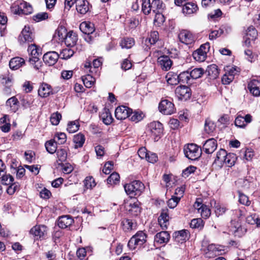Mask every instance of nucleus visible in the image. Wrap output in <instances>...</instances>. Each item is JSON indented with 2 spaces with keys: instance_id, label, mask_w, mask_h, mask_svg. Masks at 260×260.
Returning a JSON list of instances; mask_svg holds the SVG:
<instances>
[{
  "instance_id": "obj_1",
  "label": "nucleus",
  "mask_w": 260,
  "mask_h": 260,
  "mask_svg": "<svg viewBox=\"0 0 260 260\" xmlns=\"http://www.w3.org/2000/svg\"><path fill=\"white\" fill-rule=\"evenodd\" d=\"M126 194L131 198L140 196L144 191V184L139 180H135L124 186Z\"/></svg>"
},
{
  "instance_id": "obj_2",
  "label": "nucleus",
  "mask_w": 260,
  "mask_h": 260,
  "mask_svg": "<svg viewBox=\"0 0 260 260\" xmlns=\"http://www.w3.org/2000/svg\"><path fill=\"white\" fill-rule=\"evenodd\" d=\"M163 132L162 124L158 121L149 123L146 127V133L153 138L155 141H157Z\"/></svg>"
},
{
  "instance_id": "obj_3",
  "label": "nucleus",
  "mask_w": 260,
  "mask_h": 260,
  "mask_svg": "<svg viewBox=\"0 0 260 260\" xmlns=\"http://www.w3.org/2000/svg\"><path fill=\"white\" fill-rule=\"evenodd\" d=\"M147 235L142 231L138 232L129 240L127 246L131 250H134L137 247H140L146 241Z\"/></svg>"
},
{
  "instance_id": "obj_4",
  "label": "nucleus",
  "mask_w": 260,
  "mask_h": 260,
  "mask_svg": "<svg viewBox=\"0 0 260 260\" xmlns=\"http://www.w3.org/2000/svg\"><path fill=\"white\" fill-rule=\"evenodd\" d=\"M185 156L188 159L194 160L198 159L201 155V151L198 146L194 144H189L184 148Z\"/></svg>"
},
{
  "instance_id": "obj_5",
  "label": "nucleus",
  "mask_w": 260,
  "mask_h": 260,
  "mask_svg": "<svg viewBox=\"0 0 260 260\" xmlns=\"http://www.w3.org/2000/svg\"><path fill=\"white\" fill-rule=\"evenodd\" d=\"M34 39V34L28 26H25L18 37V41L21 45L29 44Z\"/></svg>"
},
{
  "instance_id": "obj_6",
  "label": "nucleus",
  "mask_w": 260,
  "mask_h": 260,
  "mask_svg": "<svg viewBox=\"0 0 260 260\" xmlns=\"http://www.w3.org/2000/svg\"><path fill=\"white\" fill-rule=\"evenodd\" d=\"M158 109L160 112L165 115H171L175 113L176 110L174 104L168 100L161 101Z\"/></svg>"
},
{
  "instance_id": "obj_7",
  "label": "nucleus",
  "mask_w": 260,
  "mask_h": 260,
  "mask_svg": "<svg viewBox=\"0 0 260 260\" xmlns=\"http://www.w3.org/2000/svg\"><path fill=\"white\" fill-rule=\"evenodd\" d=\"M30 233L37 239H44L47 234V228L44 225H36L30 230Z\"/></svg>"
},
{
  "instance_id": "obj_8",
  "label": "nucleus",
  "mask_w": 260,
  "mask_h": 260,
  "mask_svg": "<svg viewBox=\"0 0 260 260\" xmlns=\"http://www.w3.org/2000/svg\"><path fill=\"white\" fill-rule=\"evenodd\" d=\"M175 94L180 100L186 101L191 96V89L186 86L180 85L176 88Z\"/></svg>"
},
{
  "instance_id": "obj_9",
  "label": "nucleus",
  "mask_w": 260,
  "mask_h": 260,
  "mask_svg": "<svg viewBox=\"0 0 260 260\" xmlns=\"http://www.w3.org/2000/svg\"><path fill=\"white\" fill-rule=\"evenodd\" d=\"M132 109L126 106H121L116 108L115 117L118 120H123L130 116Z\"/></svg>"
},
{
  "instance_id": "obj_10",
  "label": "nucleus",
  "mask_w": 260,
  "mask_h": 260,
  "mask_svg": "<svg viewBox=\"0 0 260 260\" xmlns=\"http://www.w3.org/2000/svg\"><path fill=\"white\" fill-rule=\"evenodd\" d=\"M178 38L180 41L186 45L191 44L195 41V39L192 34L186 30L180 31L178 34Z\"/></svg>"
},
{
  "instance_id": "obj_11",
  "label": "nucleus",
  "mask_w": 260,
  "mask_h": 260,
  "mask_svg": "<svg viewBox=\"0 0 260 260\" xmlns=\"http://www.w3.org/2000/svg\"><path fill=\"white\" fill-rule=\"evenodd\" d=\"M169 210L167 208L162 209L160 214L158 218V222L162 229L165 230L168 228L169 225Z\"/></svg>"
},
{
  "instance_id": "obj_12",
  "label": "nucleus",
  "mask_w": 260,
  "mask_h": 260,
  "mask_svg": "<svg viewBox=\"0 0 260 260\" xmlns=\"http://www.w3.org/2000/svg\"><path fill=\"white\" fill-rule=\"evenodd\" d=\"M207 251L206 252V256L209 258L213 257L222 254L221 251H223L222 246L216 245L214 244H210L207 247Z\"/></svg>"
},
{
  "instance_id": "obj_13",
  "label": "nucleus",
  "mask_w": 260,
  "mask_h": 260,
  "mask_svg": "<svg viewBox=\"0 0 260 260\" xmlns=\"http://www.w3.org/2000/svg\"><path fill=\"white\" fill-rule=\"evenodd\" d=\"M58 54L55 51H50L46 53L43 57L44 62L49 66L54 65L59 58Z\"/></svg>"
},
{
  "instance_id": "obj_14",
  "label": "nucleus",
  "mask_w": 260,
  "mask_h": 260,
  "mask_svg": "<svg viewBox=\"0 0 260 260\" xmlns=\"http://www.w3.org/2000/svg\"><path fill=\"white\" fill-rule=\"evenodd\" d=\"M151 11L156 14H158V17H161L163 19V15L161 14L162 11L165 8V5L160 0H152L151 2Z\"/></svg>"
},
{
  "instance_id": "obj_15",
  "label": "nucleus",
  "mask_w": 260,
  "mask_h": 260,
  "mask_svg": "<svg viewBox=\"0 0 260 260\" xmlns=\"http://www.w3.org/2000/svg\"><path fill=\"white\" fill-rule=\"evenodd\" d=\"M217 142L214 138L209 139L203 145V150L207 154L212 153L217 148Z\"/></svg>"
},
{
  "instance_id": "obj_16",
  "label": "nucleus",
  "mask_w": 260,
  "mask_h": 260,
  "mask_svg": "<svg viewBox=\"0 0 260 260\" xmlns=\"http://www.w3.org/2000/svg\"><path fill=\"white\" fill-rule=\"evenodd\" d=\"M67 30L65 27L60 25L55 30L53 36V39L58 42H63L67 34Z\"/></svg>"
},
{
  "instance_id": "obj_17",
  "label": "nucleus",
  "mask_w": 260,
  "mask_h": 260,
  "mask_svg": "<svg viewBox=\"0 0 260 260\" xmlns=\"http://www.w3.org/2000/svg\"><path fill=\"white\" fill-rule=\"evenodd\" d=\"M76 10L78 13L84 15L89 10V4L87 0H77Z\"/></svg>"
},
{
  "instance_id": "obj_18",
  "label": "nucleus",
  "mask_w": 260,
  "mask_h": 260,
  "mask_svg": "<svg viewBox=\"0 0 260 260\" xmlns=\"http://www.w3.org/2000/svg\"><path fill=\"white\" fill-rule=\"evenodd\" d=\"M157 62L163 70L168 71L170 69L172 61L168 56L162 55L157 59Z\"/></svg>"
},
{
  "instance_id": "obj_19",
  "label": "nucleus",
  "mask_w": 260,
  "mask_h": 260,
  "mask_svg": "<svg viewBox=\"0 0 260 260\" xmlns=\"http://www.w3.org/2000/svg\"><path fill=\"white\" fill-rule=\"evenodd\" d=\"M77 40V34L71 30L67 33L63 42L67 46L73 47L76 44Z\"/></svg>"
},
{
  "instance_id": "obj_20",
  "label": "nucleus",
  "mask_w": 260,
  "mask_h": 260,
  "mask_svg": "<svg viewBox=\"0 0 260 260\" xmlns=\"http://www.w3.org/2000/svg\"><path fill=\"white\" fill-rule=\"evenodd\" d=\"M188 232L187 230H182L175 232L173 234V238L175 242L178 243H183L188 239Z\"/></svg>"
},
{
  "instance_id": "obj_21",
  "label": "nucleus",
  "mask_w": 260,
  "mask_h": 260,
  "mask_svg": "<svg viewBox=\"0 0 260 260\" xmlns=\"http://www.w3.org/2000/svg\"><path fill=\"white\" fill-rule=\"evenodd\" d=\"M248 88L253 95H259L260 81L255 79L252 80L248 84Z\"/></svg>"
},
{
  "instance_id": "obj_22",
  "label": "nucleus",
  "mask_w": 260,
  "mask_h": 260,
  "mask_svg": "<svg viewBox=\"0 0 260 260\" xmlns=\"http://www.w3.org/2000/svg\"><path fill=\"white\" fill-rule=\"evenodd\" d=\"M74 222V219L70 215L60 217L58 220V225L60 228L66 229L70 226Z\"/></svg>"
},
{
  "instance_id": "obj_23",
  "label": "nucleus",
  "mask_w": 260,
  "mask_h": 260,
  "mask_svg": "<svg viewBox=\"0 0 260 260\" xmlns=\"http://www.w3.org/2000/svg\"><path fill=\"white\" fill-rule=\"evenodd\" d=\"M170 238V236L168 232L162 231L156 234L154 237V241L159 244L167 243Z\"/></svg>"
},
{
  "instance_id": "obj_24",
  "label": "nucleus",
  "mask_w": 260,
  "mask_h": 260,
  "mask_svg": "<svg viewBox=\"0 0 260 260\" xmlns=\"http://www.w3.org/2000/svg\"><path fill=\"white\" fill-rule=\"evenodd\" d=\"M0 82L3 86L8 85L12 86L13 77L12 75H10L8 70H6L0 75Z\"/></svg>"
},
{
  "instance_id": "obj_25",
  "label": "nucleus",
  "mask_w": 260,
  "mask_h": 260,
  "mask_svg": "<svg viewBox=\"0 0 260 260\" xmlns=\"http://www.w3.org/2000/svg\"><path fill=\"white\" fill-rule=\"evenodd\" d=\"M25 64V60L20 57H15L12 58L9 62L10 68L13 70H16Z\"/></svg>"
},
{
  "instance_id": "obj_26",
  "label": "nucleus",
  "mask_w": 260,
  "mask_h": 260,
  "mask_svg": "<svg viewBox=\"0 0 260 260\" xmlns=\"http://www.w3.org/2000/svg\"><path fill=\"white\" fill-rule=\"evenodd\" d=\"M52 93L50 85L47 83H42L40 85L38 89L39 95L42 98H46Z\"/></svg>"
},
{
  "instance_id": "obj_27",
  "label": "nucleus",
  "mask_w": 260,
  "mask_h": 260,
  "mask_svg": "<svg viewBox=\"0 0 260 260\" xmlns=\"http://www.w3.org/2000/svg\"><path fill=\"white\" fill-rule=\"evenodd\" d=\"M80 29L85 34H92L95 30L93 23L86 21L80 24Z\"/></svg>"
},
{
  "instance_id": "obj_28",
  "label": "nucleus",
  "mask_w": 260,
  "mask_h": 260,
  "mask_svg": "<svg viewBox=\"0 0 260 260\" xmlns=\"http://www.w3.org/2000/svg\"><path fill=\"white\" fill-rule=\"evenodd\" d=\"M158 39V32L157 31H153L150 32L148 38L146 39L145 44L149 48V46L154 44Z\"/></svg>"
},
{
  "instance_id": "obj_29",
  "label": "nucleus",
  "mask_w": 260,
  "mask_h": 260,
  "mask_svg": "<svg viewBox=\"0 0 260 260\" xmlns=\"http://www.w3.org/2000/svg\"><path fill=\"white\" fill-rule=\"evenodd\" d=\"M121 225L123 231L126 232L136 229L137 226L136 222L129 219H124L121 221Z\"/></svg>"
},
{
  "instance_id": "obj_30",
  "label": "nucleus",
  "mask_w": 260,
  "mask_h": 260,
  "mask_svg": "<svg viewBox=\"0 0 260 260\" xmlns=\"http://www.w3.org/2000/svg\"><path fill=\"white\" fill-rule=\"evenodd\" d=\"M203 47H200L199 49L193 52L192 56L194 59L198 61H204L206 57V50H203Z\"/></svg>"
},
{
  "instance_id": "obj_31",
  "label": "nucleus",
  "mask_w": 260,
  "mask_h": 260,
  "mask_svg": "<svg viewBox=\"0 0 260 260\" xmlns=\"http://www.w3.org/2000/svg\"><path fill=\"white\" fill-rule=\"evenodd\" d=\"M198 10L197 5L193 3H187L183 7L182 11L184 14H192Z\"/></svg>"
},
{
  "instance_id": "obj_32",
  "label": "nucleus",
  "mask_w": 260,
  "mask_h": 260,
  "mask_svg": "<svg viewBox=\"0 0 260 260\" xmlns=\"http://www.w3.org/2000/svg\"><path fill=\"white\" fill-rule=\"evenodd\" d=\"M206 73H207L208 76L210 77L211 79H215L219 75L217 66L215 64L209 66L206 70Z\"/></svg>"
},
{
  "instance_id": "obj_33",
  "label": "nucleus",
  "mask_w": 260,
  "mask_h": 260,
  "mask_svg": "<svg viewBox=\"0 0 260 260\" xmlns=\"http://www.w3.org/2000/svg\"><path fill=\"white\" fill-rule=\"evenodd\" d=\"M166 79L168 84L172 85H176L179 83L178 75L173 72H169L166 76Z\"/></svg>"
},
{
  "instance_id": "obj_34",
  "label": "nucleus",
  "mask_w": 260,
  "mask_h": 260,
  "mask_svg": "<svg viewBox=\"0 0 260 260\" xmlns=\"http://www.w3.org/2000/svg\"><path fill=\"white\" fill-rule=\"evenodd\" d=\"M6 105L10 107L13 112L15 113L18 109L19 102L15 96H12L7 101Z\"/></svg>"
},
{
  "instance_id": "obj_35",
  "label": "nucleus",
  "mask_w": 260,
  "mask_h": 260,
  "mask_svg": "<svg viewBox=\"0 0 260 260\" xmlns=\"http://www.w3.org/2000/svg\"><path fill=\"white\" fill-rule=\"evenodd\" d=\"M246 35L247 39L245 42L249 43L250 40H254L256 39L257 35V32L253 26H250L248 27L246 30Z\"/></svg>"
},
{
  "instance_id": "obj_36",
  "label": "nucleus",
  "mask_w": 260,
  "mask_h": 260,
  "mask_svg": "<svg viewBox=\"0 0 260 260\" xmlns=\"http://www.w3.org/2000/svg\"><path fill=\"white\" fill-rule=\"evenodd\" d=\"M8 118V116L5 115L0 119V129L5 133L8 132L10 129L11 125L9 120L7 121Z\"/></svg>"
},
{
  "instance_id": "obj_37",
  "label": "nucleus",
  "mask_w": 260,
  "mask_h": 260,
  "mask_svg": "<svg viewBox=\"0 0 260 260\" xmlns=\"http://www.w3.org/2000/svg\"><path fill=\"white\" fill-rule=\"evenodd\" d=\"M247 232V229L244 225L239 224L235 225L233 230V233L235 236L241 237Z\"/></svg>"
},
{
  "instance_id": "obj_38",
  "label": "nucleus",
  "mask_w": 260,
  "mask_h": 260,
  "mask_svg": "<svg viewBox=\"0 0 260 260\" xmlns=\"http://www.w3.org/2000/svg\"><path fill=\"white\" fill-rule=\"evenodd\" d=\"M19 9L21 12V14L28 15L30 14L32 11L31 6L25 2H19Z\"/></svg>"
},
{
  "instance_id": "obj_39",
  "label": "nucleus",
  "mask_w": 260,
  "mask_h": 260,
  "mask_svg": "<svg viewBox=\"0 0 260 260\" xmlns=\"http://www.w3.org/2000/svg\"><path fill=\"white\" fill-rule=\"evenodd\" d=\"M85 137L82 134L79 133L74 136L73 141L75 143V148H78L82 147L85 142Z\"/></svg>"
},
{
  "instance_id": "obj_40",
  "label": "nucleus",
  "mask_w": 260,
  "mask_h": 260,
  "mask_svg": "<svg viewBox=\"0 0 260 260\" xmlns=\"http://www.w3.org/2000/svg\"><path fill=\"white\" fill-rule=\"evenodd\" d=\"M27 50L32 57L35 56L39 57L42 54L41 49L34 44L29 45Z\"/></svg>"
},
{
  "instance_id": "obj_41",
  "label": "nucleus",
  "mask_w": 260,
  "mask_h": 260,
  "mask_svg": "<svg viewBox=\"0 0 260 260\" xmlns=\"http://www.w3.org/2000/svg\"><path fill=\"white\" fill-rule=\"evenodd\" d=\"M84 85L87 88H90L95 82V79L91 75L87 74L82 77Z\"/></svg>"
},
{
  "instance_id": "obj_42",
  "label": "nucleus",
  "mask_w": 260,
  "mask_h": 260,
  "mask_svg": "<svg viewBox=\"0 0 260 260\" xmlns=\"http://www.w3.org/2000/svg\"><path fill=\"white\" fill-rule=\"evenodd\" d=\"M189 77L191 79H197L201 78L205 73L204 70L202 68H194L189 71Z\"/></svg>"
},
{
  "instance_id": "obj_43",
  "label": "nucleus",
  "mask_w": 260,
  "mask_h": 260,
  "mask_svg": "<svg viewBox=\"0 0 260 260\" xmlns=\"http://www.w3.org/2000/svg\"><path fill=\"white\" fill-rule=\"evenodd\" d=\"M189 75L190 73L189 70L181 72L179 75H178L179 82L187 84L191 83V78L189 77Z\"/></svg>"
},
{
  "instance_id": "obj_44",
  "label": "nucleus",
  "mask_w": 260,
  "mask_h": 260,
  "mask_svg": "<svg viewBox=\"0 0 260 260\" xmlns=\"http://www.w3.org/2000/svg\"><path fill=\"white\" fill-rule=\"evenodd\" d=\"M237 157L234 153L227 154L223 164H225L228 167H232L235 165Z\"/></svg>"
},
{
  "instance_id": "obj_45",
  "label": "nucleus",
  "mask_w": 260,
  "mask_h": 260,
  "mask_svg": "<svg viewBox=\"0 0 260 260\" xmlns=\"http://www.w3.org/2000/svg\"><path fill=\"white\" fill-rule=\"evenodd\" d=\"M1 181L3 184L6 185H9L14 182V178L10 174H6L4 172L2 175L0 176Z\"/></svg>"
},
{
  "instance_id": "obj_46",
  "label": "nucleus",
  "mask_w": 260,
  "mask_h": 260,
  "mask_svg": "<svg viewBox=\"0 0 260 260\" xmlns=\"http://www.w3.org/2000/svg\"><path fill=\"white\" fill-rule=\"evenodd\" d=\"M139 205V203L137 202L129 204V208L128 210L133 215L137 216L140 213L141 210Z\"/></svg>"
},
{
  "instance_id": "obj_47",
  "label": "nucleus",
  "mask_w": 260,
  "mask_h": 260,
  "mask_svg": "<svg viewBox=\"0 0 260 260\" xmlns=\"http://www.w3.org/2000/svg\"><path fill=\"white\" fill-rule=\"evenodd\" d=\"M135 44L134 40L133 38H124L121 40L120 45L122 48L129 49Z\"/></svg>"
},
{
  "instance_id": "obj_48",
  "label": "nucleus",
  "mask_w": 260,
  "mask_h": 260,
  "mask_svg": "<svg viewBox=\"0 0 260 260\" xmlns=\"http://www.w3.org/2000/svg\"><path fill=\"white\" fill-rule=\"evenodd\" d=\"M45 147L49 153L53 154L57 149L56 143L53 140H51L45 143Z\"/></svg>"
},
{
  "instance_id": "obj_49",
  "label": "nucleus",
  "mask_w": 260,
  "mask_h": 260,
  "mask_svg": "<svg viewBox=\"0 0 260 260\" xmlns=\"http://www.w3.org/2000/svg\"><path fill=\"white\" fill-rule=\"evenodd\" d=\"M227 154L226 151L224 149H220L217 152L215 162H219L220 164H223Z\"/></svg>"
},
{
  "instance_id": "obj_50",
  "label": "nucleus",
  "mask_w": 260,
  "mask_h": 260,
  "mask_svg": "<svg viewBox=\"0 0 260 260\" xmlns=\"http://www.w3.org/2000/svg\"><path fill=\"white\" fill-rule=\"evenodd\" d=\"M29 62L36 70H39L42 66V62L38 56H35L30 58Z\"/></svg>"
},
{
  "instance_id": "obj_51",
  "label": "nucleus",
  "mask_w": 260,
  "mask_h": 260,
  "mask_svg": "<svg viewBox=\"0 0 260 260\" xmlns=\"http://www.w3.org/2000/svg\"><path fill=\"white\" fill-rule=\"evenodd\" d=\"M56 144H63L67 141V136L64 133H59L55 134L53 139Z\"/></svg>"
},
{
  "instance_id": "obj_52",
  "label": "nucleus",
  "mask_w": 260,
  "mask_h": 260,
  "mask_svg": "<svg viewBox=\"0 0 260 260\" xmlns=\"http://www.w3.org/2000/svg\"><path fill=\"white\" fill-rule=\"evenodd\" d=\"M83 182L84 186L86 189H92L96 185L94 179L92 176L86 177Z\"/></svg>"
},
{
  "instance_id": "obj_53",
  "label": "nucleus",
  "mask_w": 260,
  "mask_h": 260,
  "mask_svg": "<svg viewBox=\"0 0 260 260\" xmlns=\"http://www.w3.org/2000/svg\"><path fill=\"white\" fill-rule=\"evenodd\" d=\"M142 11L145 15H148L151 12V8L150 0H142Z\"/></svg>"
},
{
  "instance_id": "obj_54",
  "label": "nucleus",
  "mask_w": 260,
  "mask_h": 260,
  "mask_svg": "<svg viewBox=\"0 0 260 260\" xmlns=\"http://www.w3.org/2000/svg\"><path fill=\"white\" fill-rule=\"evenodd\" d=\"M79 126L78 121H71L68 123L67 129L70 133H74L79 129Z\"/></svg>"
},
{
  "instance_id": "obj_55",
  "label": "nucleus",
  "mask_w": 260,
  "mask_h": 260,
  "mask_svg": "<svg viewBox=\"0 0 260 260\" xmlns=\"http://www.w3.org/2000/svg\"><path fill=\"white\" fill-rule=\"evenodd\" d=\"M56 155L57 157V161L62 162L64 161L67 157V153L64 149H56Z\"/></svg>"
},
{
  "instance_id": "obj_56",
  "label": "nucleus",
  "mask_w": 260,
  "mask_h": 260,
  "mask_svg": "<svg viewBox=\"0 0 260 260\" xmlns=\"http://www.w3.org/2000/svg\"><path fill=\"white\" fill-rule=\"evenodd\" d=\"M216 125L213 122L210 120L207 119L205 121L204 129L208 134H210L215 129Z\"/></svg>"
},
{
  "instance_id": "obj_57",
  "label": "nucleus",
  "mask_w": 260,
  "mask_h": 260,
  "mask_svg": "<svg viewBox=\"0 0 260 260\" xmlns=\"http://www.w3.org/2000/svg\"><path fill=\"white\" fill-rule=\"evenodd\" d=\"M74 54V51L70 48H66L60 52V58L63 59H68L72 57Z\"/></svg>"
},
{
  "instance_id": "obj_58",
  "label": "nucleus",
  "mask_w": 260,
  "mask_h": 260,
  "mask_svg": "<svg viewBox=\"0 0 260 260\" xmlns=\"http://www.w3.org/2000/svg\"><path fill=\"white\" fill-rule=\"evenodd\" d=\"M131 120L133 121L138 122L141 120L144 117V114L141 111H135L130 113Z\"/></svg>"
},
{
  "instance_id": "obj_59",
  "label": "nucleus",
  "mask_w": 260,
  "mask_h": 260,
  "mask_svg": "<svg viewBox=\"0 0 260 260\" xmlns=\"http://www.w3.org/2000/svg\"><path fill=\"white\" fill-rule=\"evenodd\" d=\"M101 117L103 122L106 125H109L112 122V116L108 111L103 113L101 115Z\"/></svg>"
},
{
  "instance_id": "obj_60",
  "label": "nucleus",
  "mask_w": 260,
  "mask_h": 260,
  "mask_svg": "<svg viewBox=\"0 0 260 260\" xmlns=\"http://www.w3.org/2000/svg\"><path fill=\"white\" fill-rule=\"evenodd\" d=\"M190 226L191 228L202 229L203 226V221L201 218L193 219L191 220Z\"/></svg>"
},
{
  "instance_id": "obj_61",
  "label": "nucleus",
  "mask_w": 260,
  "mask_h": 260,
  "mask_svg": "<svg viewBox=\"0 0 260 260\" xmlns=\"http://www.w3.org/2000/svg\"><path fill=\"white\" fill-rule=\"evenodd\" d=\"M120 176L117 173H113L107 179V183L110 184H115L119 181Z\"/></svg>"
},
{
  "instance_id": "obj_62",
  "label": "nucleus",
  "mask_w": 260,
  "mask_h": 260,
  "mask_svg": "<svg viewBox=\"0 0 260 260\" xmlns=\"http://www.w3.org/2000/svg\"><path fill=\"white\" fill-rule=\"evenodd\" d=\"M61 118V115L57 112L51 114L50 116V122L52 124L57 125L58 124Z\"/></svg>"
},
{
  "instance_id": "obj_63",
  "label": "nucleus",
  "mask_w": 260,
  "mask_h": 260,
  "mask_svg": "<svg viewBox=\"0 0 260 260\" xmlns=\"http://www.w3.org/2000/svg\"><path fill=\"white\" fill-rule=\"evenodd\" d=\"M199 213L201 214L203 218H207L211 214L210 210L207 207L206 205H202Z\"/></svg>"
},
{
  "instance_id": "obj_64",
  "label": "nucleus",
  "mask_w": 260,
  "mask_h": 260,
  "mask_svg": "<svg viewBox=\"0 0 260 260\" xmlns=\"http://www.w3.org/2000/svg\"><path fill=\"white\" fill-rule=\"evenodd\" d=\"M239 202L241 204L249 206L250 201L249 200L248 197L244 193L239 191Z\"/></svg>"
}]
</instances>
